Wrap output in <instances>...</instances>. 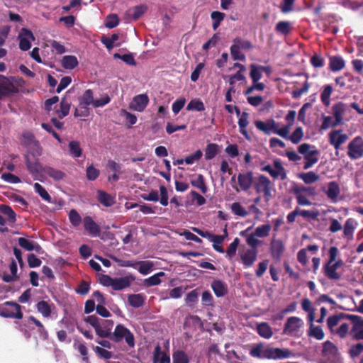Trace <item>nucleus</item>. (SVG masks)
<instances>
[{
  "label": "nucleus",
  "instance_id": "nucleus-1",
  "mask_svg": "<svg viewBox=\"0 0 363 363\" xmlns=\"http://www.w3.org/2000/svg\"><path fill=\"white\" fill-rule=\"evenodd\" d=\"M304 321L299 317L291 316L284 323V334L291 337H300L304 330Z\"/></svg>",
  "mask_w": 363,
  "mask_h": 363
},
{
  "label": "nucleus",
  "instance_id": "nucleus-2",
  "mask_svg": "<svg viewBox=\"0 0 363 363\" xmlns=\"http://www.w3.org/2000/svg\"><path fill=\"white\" fill-rule=\"evenodd\" d=\"M298 152L303 155L306 162L303 168L308 169L316 164L318 161L319 151L315 146L308 143H303L298 146Z\"/></svg>",
  "mask_w": 363,
  "mask_h": 363
},
{
  "label": "nucleus",
  "instance_id": "nucleus-3",
  "mask_svg": "<svg viewBox=\"0 0 363 363\" xmlns=\"http://www.w3.org/2000/svg\"><path fill=\"white\" fill-rule=\"evenodd\" d=\"M293 193L296 195L297 202L301 206H311V197L316 195L314 187H306L304 186H295L293 188Z\"/></svg>",
  "mask_w": 363,
  "mask_h": 363
},
{
  "label": "nucleus",
  "instance_id": "nucleus-4",
  "mask_svg": "<svg viewBox=\"0 0 363 363\" xmlns=\"http://www.w3.org/2000/svg\"><path fill=\"white\" fill-rule=\"evenodd\" d=\"M256 128L267 135L272 133L279 136H286V132L283 130V126L280 127L274 119H269L266 121H256L255 122Z\"/></svg>",
  "mask_w": 363,
  "mask_h": 363
},
{
  "label": "nucleus",
  "instance_id": "nucleus-5",
  "mask_svg": "<svg viewBox=\"0 0 363 363\" xmlns=\"http://www.w3.org/2000/svg\"><path fill=\"white\" fill-rule=\"evenodd\" d=\"M347 155L351 160H358L363 157V138L357 136L347 145Z\"/></svg>",
  "mask_w": 363,
  "mask_h": 363
},
{
  "label": "nucleus",
  "instance_id": "nucleus-6",
  "mask_svg": "<svg viewBox=\"0 0 363 363\" xmlns=\"http://www.w3.org/2000/svg\"><path fill=\"white\" fill-rule=\"evenodd\" d=\"M123 338L130 347L134 346L135 341L132 333L123 325H118L113 333V340L116 342H120Z\"/></svg>",
  "mask_w": 363,
  "mask_h": 363
},
{
  "label": "nucleus",
  "instance_id": "nucleus-7",
  "mask_svg": "<svg viewBox=\"0 0 363 363\" xmlns=\"http://www.w3.org/2000/svg\"><path fill=\"white\" fill-rule=\"evenodd\" d=\"M262 171L268 172L274 179L284 180L286 178V172L279 160L273 162V167L268 164L262 168Z\"/></svg>",
  "mask_w": 363,
  "mask_h": 363
},
{
  "label": "nucleus",
  "instance_id": "nucleus-8",
  "mask_svg": "<svg viewBox=\"0 0 363 363\" xmlns=\"http://www.w3.org/2000/svg\"><path fill=\"white\" fill-rule=\"evenodd\" d=\"M293 356L289 349H281L266 346L264 358L273 359H288Z\"/></svg>",
  "mask_w": 363,
  "mask_h": 363
},
{
  "label": "nucleus",
  "instance_id": "nucleus-9",
  "mask_svg": "<svg viewBox=\"0 0 363 363\" xmlns=\"http://www.w3.org/2000/svg\"><path fill=\"white\" fill-rule=\"evenodd\" d=\"M255 189L257 192L260 193L263 192L265 199L269 201V199L272 196V184L270 180L264 175H260L257 178V181L255 185Z\"/></svg>",
  "mask_w": 363,
  "mask_h": 363
},
{
  "label": "nucleus",
  "instance_id": "nucleus-10",
  "mask_svg": "<svg viewBox=\"0 0 363 363\" xmlns=\"http://www.w3.org/2000/svg\"><path fill=\"white\" fill-rule=\"evenodd\" d=\"M257 250L243 248L239 252V257L242 264L245 268L252 267L257 259Z\"/></svg>",
  "mask_w": 363,
  "mask_h": 363
},
{
  "label": "nucleus",
  "instance_id": "nucleus-11",
  "mask_svg": "<svg viewBox=\"0 0 363 363\" xmlns=\"http://www.w3.org/2000/svg\"><path fill=\"white\" fill-rule=\"evenodd\" d=\"M100 320H101L95 315H89L86 318V321L94 328L99 336L104 337H109L111 334V324L109 323V326L107 328L102 329Z\"/></svg>",
  "mask_w": 363,
  "mask_h": 363
},
{
  "label": "nucleus",
  "instance_id": "nucleus-12",
  "mask_svg": "<svg viewBox=\"0 0 363 363\" xmlns=\"http://www.w3.org/2000/svg\"><path fill=\"white\" fill-rule=\"evenodd\" d=\"M347 317L353 323L351 329V335L353 338L363 340V319L354 315H349Z\"/></svg>",
  "mask_w": 363,
  "mask_h": 363
},
{
  "label": "nucleus",
  "instance_id": "nucleus-13",
  "mask_svg": "<svg viewBox=\"0 0 363 363\" xmlns=\"http://www.w3.org/2000/svg\"><path fill=\"white\" fill-rule=\"evenodd\" d=\"M19 48L21 50H28L31 47V43L35 40L32 32L26 28H22L18 35Z\"/></svg>",
  "mask_w": 363,
  "mask_h": 363
},
{
  "label": "nucleus",
  "instance_id": "nucleus-14",
  "mask_svg": "<svg viewBox=\"0 0 363 363\" xmlns=\"http://www.w3.org/2000/svg\"><path fill=\"white\" fill-rule=\"evenodd\" d=\"M328 199L333 203H337L340 196V188L336 182H330L323 189Z\"/></svg>",
  "mask_w": 363,
  "mask_h": 363
},
{
  "label": "nucleus",
  "instance_id": "nucleus-15",
  "mask_svg": "<svg viewBox=\"0 0 363 363\" xmlns=\"http://www.w3.org/2000/svg\"><path fill=\"white\" fill-rule=\"evenodd\" d=\"M291 129V124L283 125V130L286 132V136H281L282 138L290 140L294 144H298L301 142L303 138L304 133L301 127H297L291 135H289Z\"/></svg>",
  "mask_w": 363,
  "mask_h": 363
},
{
  "label": "nucleus",
  "instance_id": "nucleus-16",
  "mask_svg": "<svg viewBox=\"0 0 363 363\" xmlns=\"http://www.w3.org/2000/svg\"><path fill=\"white\" fill-rule=\"evenodd\" d=\"M148 103L149 98L146 94H139L133 97L130 104V108L135 111L142 112L145 110Z\"/></svg>",
  "mask_w": 363,
  "mask_h": 363
},
{
  "label": "nucleus",
  "instance_id": "nucleus-17",
  "mask_svg": "<svg viewBox=\"0 0 363 363\" xmlns=\"http://www.w3.org/2000/svg\"><path fill=\"white\" fill-rule=\"evenodd\" d=\"M17 90L18 89L8 78L0 75V99L9 94L16 92Z\"/></svg>",
  "mask_w": 363,
  "mask_h": 363
},
{
  "label": "nucleus",
  "instance_id": "nucleus-18",
  "mask_svg": "<svg viewBox=\"0 0 363 363\" xmlns=\"http://www.w3.org/2000/svg\"><path fill=\"white\" fill-rule=\"evenodd\" d=\"M329 139L330 144L338 150L340 146L347 140L348 136L341 130H335L329 134Z\"/></svg>",
  "mask_w": 363,
  "mask_h": 363
},
{
  "label": "nucleus",
  "instance_id": "nucleus-19",
  "mask_svg": "<svg viewBox=\"0 0 363 363\" xmlns=\"http://www.w3.org/2000/svg\"><path fill=\"white\" fill-rule=\"evenodd\" d=\"M133 281H135V277L133 275H128L120 278H113L112 289L116 291L122 290L129 287Z\"/></svg>",
  "mask_w": 363,
  "mask_h": 363
},
{
  "label": "nucleus",
  "instance_id": "nucleus-20",
  "mask_svg": "<svg viewBox=\"0 0 363 363\" xmlns=\"http://www.w3.org/2000/svg\"><path fill=\"white\" fill-rule=\"evenodd\" d=\"M343 262H337L334 263H327L324 266L325 274L330 279L337 280L340 279V274L336 272L337 269L341 267Z\"/></svg>",
  "mask_w": 363,
  "mask_h": 363
},
{
  "label": "nucleus",
  "instance_id": "nucleus-21",
  "mask_svg": "<svg viewBox=\"0 0 363 363\" xmlns=\"http://www.w3.org/2000/svg\"><path fill=\"white\" fill-rule=\"evenodd\" d=\"M36 309L44 318H50L54 313L55 306L45 301H40L37 303Z\"/></svg>",
  "mask_w": 363,
  "mask_h": 363
},
{
  "label": "nucleus",
  "instance_id": "nucleus-22",
  "mask_svg": "<svg viewBox=\"0 0 363 363\" xmlns=\"http://www.w3.org/2000/svg\"><path fill=\"white\" fill-rule=\"evenodd\" d=\"M285 250L284 242L279 239L273 238L270 244L272 256L275 259H279Z\"/></svg>",
  "mask_w": 363,
  "mask_h": 363
},
{
  "label": "nucleus",
  "instance_id": "nucleus-23",
  "mask_svg": "<svg viewBox=\"0 0 363 363\" xmlns=\"http://www.w3.org/2000/svg\"><path fill=\"white\" fill-rule=\"evenodd\" d=\"M245 43L239 39H235L230 48V54L235 60H245V55L241 53L240 49L245 48Z\"/></svg>",
  "mask_w": 363,
  "mask_h": 363
},
{
  "label": "nucleus",
  "instance_id": "nucleus-24",
  "mask_svg": "<svg viewBox=\"0 0 363 363\" xmlns=\"http://www.w3.org/2000/svg\"><path fill=\"white\" fill-rule=\"evenodd\" d=\"M347 106L342 103L338 102L334 104L332 107V113L334 118L337 120V123H342L343 116L346 113Z\"/></svg>",
  "mask_w": 363,
  "mask_h": 363
},
{
  "label": "nucleus",
  "instance_id": "nucleus-25",
  "mask_svg": "<svg viewBox=\"0 0 363 363\" xmlns=\"http://www.w3.org/2000/svg\"><path fill=\"white\" fill-rule=\"evenodd\" d=\"M6 305L11 306L13 308V311H2L1 315L4 318H13L17 319H21L23 318V313L21 310V306L16 303L7 301Z\"/></svg>",
  "mask_w": 363,
  "mask_h": 363
},
{
  "label": "nucleus",
  "instance_id": "nucleus-26",
  "mask_svg": "<svg viewBox=\"0 0 363 363\" xmlns=\"http://www.w3.org/2000/svg\"><path fill=\"white\" fill-rule=\"evenodd\" d=\"M238 182L242 190L247 191L252 184V174L251 172L239 174Z\"/></svg>",
  "mask_w": 363,
  "mask_h": 363
},
{
  "label": "nucleus",
  "instance_id": "nucleus-27",
  "mask_svg": "<svg viewBox=\"0 0 363 363\" xmlns=\"http://www.w3.org/2000/svg\"><path fill=\"white\" fill-rule=\"evenodd\" d=\"M302 309L308 313V318L310 323H313L315 320V308L312 306L311 301L307 298H303L301 301Z\"/></svg>",
  "mask_w": 363,
  "mask_h": 363
},
{
  "label": "nucleus",
  "instance_id": "nucleus-28",
  "mask_svg": "<svg viewBox=\"0 0 363 363\" xmlns=\"http://www.w3.org/2000/svg\"><path fill=\"white\" fill-rule=\"evenodd\" d=\"M135 264H136L135 269L143 275L148 274L152 272L155 266L154 262L152 261L135 262Z\"/></svg>",
  "mask_w": 363,
  "mask_h": 363
},
{
  "label": "nucleus",
  "instance_id": "nucleus-29",
  "mask_svg": "<svg viewBox=\"0 0 363 363\" xmlns=\"http://www.w3.org/2000/svg\"><path fill=\"white\" fill-rule=\"evenodd\" d=\"M26 164L29 172L33 174L37 175L41 172H44V169L38 161H32L29 155L26 156Z\"/></svg>",
  "mask_w": 363,
  "mask_h": 363
},
{
  "label": "nucleus",
  "instance_id": "nucleus-30",
  "mask_svg": "<svg viewBox=\"0 0 363 363\" xmlns=\"http://www.w3.org/2000/svg\"><path fill=\"white\" fill-rule=\"evenodd\" d=\"M212 289L218 297H222L227 293L226 285L220 280H215L211 284Z\"/></svg>",
  "mask_w": 363,
  "mask_h": 363
},
{
  "label": "nucleus",
  "instance_id": "nucleus-31",
  "mask_svg": "<svg viewBox=\"0 0 363 363\" xmlns=\"http://www.w3.org/2000/svg\"><path fill=\"white\" fill-rule=\"evenodd\" d=\"M257 330L258 334L265 339H269L273 335L272 328L267 323L258 324L257 326Z\"/></svg>",
  "mask_w": 363,
  "mask_h": 363
},
{
  "label": "nucleus",
  "instance_id": "nucleus-32",
  "mask_svg": "<svg viewBox=\"0 0 363 363\" xmlns=\"http://www.w3.org/2000/svg\"><path fill=\"white\" fill-rule=\"evenodd\" d=\"M345 65L342 57L340 56H333L330 57V68L333 72H337L344 68Z\"/></svg>",
  "mask_w": 363,
  "mask_h": 363
},
{
  "label": "nucleus",
  "instance_id": "nucleus-33",
  "mask_svg": "<svg viewBox=\"0 0 363 363\" xmlns=\"http://www.w3.org/2000/svg\"><path fill=\"white\" fill-rule=\"evenodd\" d=\"M231 211L237 216L245 218L249 215V211H247L240 203L234 202L230 206Z\"/></svg>",
  "mask_w": 363,
  "mask_h": 363
},
{
  "label": "nucleus",
  "instance_id": "nucleus-34",
  "mask_svg": "<svg viewBox=\"0 0 363 363\" xmlns=\"http://www.w3.org/2000/svg\"><path fill=\"white\" fill-rule=\"evenodd\" d=\"M61 64L64 68L72 69L78 65V60L74 55H65L62 57Z\"/></svg>",
  "mask_w": 363,
  "mask_h": 363
},
{
  "label": "nucleus",
  "instance_id": "nucleus-35",
  "mask_svg": "<svg viewBox=\"0 0 363 363\" xmlns=\"http://www.w3.org/2000/svg\"><path fill=\"white\" fill-rule=\"evenodd\" d=\"M69 155L74 158L79 157L82 154V150L79 142L72 140L68 145Z\"/></svg>",
  "mask_w": 363,
  "mask_h": 363
},
{
  "label": "nucleus",
  "instance_id": "nucleus-36",
  "mask_svg": "<svg viewBox=\"0 0 363 363\" xmlns=\"http://www.w3.org/2000/svg\"><path fill=\"white\" fill-rule=\"evenodd\" d=\"M18 245L28 251H37L38 252L40 250V247L35 242L30 241L24 238H18Z\"/></svg>",
  "mask_w": 363,
  "mask_h": 363
},
{
  "label": "nucleus",
  "instance_id": "nucleus-37",
  "mask_svg": "<svg viewBox=\"0 0 363 363\" xmlns=\"http://www.w3.org/2000/svg\"><path fill=\"white\" fill-rule=\"evenodd\" d=\"M154 363H169V357L160 350V347L157 346L154 351Z\"/></svg>",
  "mask_w": 363,
  "mask_h": 363
},
{
  "label": "nucleus",
  "instance_id": "nucleus-38",
  "mask_svg": "<svg viewBox=\"0 0 363 363\" xmlns=\"http://www.w3.org/2000/svg\"><path fill=\"white\" fill-rule=\"evenodd\" d=\"M84 225L85 230L92 235H97L99 233V228L96 223L89 216L84 218Z\"/></svg>",
  "mask_w": 363,
  "mask_h": 363
},
{
  "label": "nucleus",
  "instance_id": "nucleus-39",
  "mask_svg": "<svg viewBox=\"0 0 363 363\" xmlns=\"http://www.w3.org/2000/svg\"><path fill=\"white\" fill-rule=\"evenodd\" d=\"M337 349L336 346L330 341H326L323 344V354L328 357H333L336 354Z\"/></svg>",
  "mask_w": 363,
  "mask_h": 363
},
{
  "label": "nucleus",
  "instance_id": "nucleus-40",
  "mask_svg": "<svg viewBox=\"0 0 363 363\" xmlns=\"http://www.w3.org/2000/svg\"><path fill=\"white\" fill-rule=\"evenodd\" d=\"M298 177L306 184H313L320 179V176L312 171L306 172V173H301L299 174Z\"/></svg>",
  "mask_w": 363,
  "mask_h": 363
},
{
  "label": "nucleus",
  "instance_id": "nucleus-41",
  "mask_svg": "<svg viewBox=\"0 0 363 363\" xmlns=\"http://www.w3.org/2000/svg\"><path fill=\"white\" fill-rule=\"evenodd\" d=\"M272 226L269 224H264L257 226L253 232L255 235L260 238H264L269 235Z\"/></svg>",
  "mask_w": 363,
  "mask_h": 363
},
{
  "label": "nucleus",
  "instance_id": "nucleus-42",
  "mask_svg": "<svg viewBox=\"0 0 363 363\" xmlns=\"http://www.w3.org/2000/svg\"><path fill=\"white\" fill-rule=\"evenodd\" d=\"M308 335L318 340H323L325 336L322 328L319 326H314L313 323H310Z\"/></svg>",
  "mask_w": 363,
  "mask_h": 363
},
{
  "label": "nucleus",
  "instance_id": "nucleus-43",
  "mask_svg": "<svg viewBox=\"0 0 363 363\" xmlns=\"http://www.w3.org/2000/svg\"><path fill=\"white\" fill-rule=\"evenodd\" d=\"M164 275L165 274L163 272H158L152 277L145 279L144 280V284L146 286L159 285L161 283L160 277H164Z\"/></svg>",
  "mask_w": 363,
  "mask_h": 363
},
{
  "label": "nucleus",
  "instance_id": "nucleus-44",
  "mask_svg": "<svg viewBox=\"0 0 363 363\" xmlns=\"http://www.w3.org/2000/svg\"><path fill=\"white\" fill-rule=\"evenodd\" d=\"M266 346L259 344L252 346L250 354L253 357L264 358Z\"/></svg>",
  "mask_w": 363,
  "mask_h": 363
},
{
  "label": "nucleus",
  "instance_id": "nucleus-45",
  "mask_svg": "<svg viewBox=\"0 0 363 363\" xmlns=\"http://www.w3.org/2000/svg\"><path fill=\"white\" fill-rule=\"evenodd\" d=\"M341 319L342 316L340 315H335L328 317L327 320V325L332 333H333L335 329L338 328V325L340 324Z\"/></svg>",
  "mask_w": 363,
  "mask_h": 363
},
{
  "label": "nucleus",
  "instance_id": "nucleus-46",
  "mask_svg": "<svg viewBox=\"0 0 363 363\" xmlns=\"http://www.w3.org/2000/svg\"><path fill=\"white\" fill-rule=\"evenodd\" d=\"M44 172L56 181L63 179L65 176L64 172L52 167H45Z\"/></svg>",
  "mask_w": 363,
  "mask_h": 363
},
{
  "label": "nucleus",
  "instance_id": "nucleus-47",
  "mask_svg": "<svg viewBox=\"0 0 363 363\" xmlns=\"http://www.w3.org/2000/svg\"><path fill=\"white\" fill-rule=\"evenodd\" d=\"M240 240L238 238H235L233 241L229 245L226 250V257L229 260H232L236 255L237 248L239 245Z\"/></svg>",
  "mask_w": 363,
  "mask_h": 363
},
{
  "label": "nucleus",
  "instance_id": "nucleus-48",
  "mask_svg": "<svg viewBox=\"0 0 363 363\" xmlns=\"http://www.w3.org/2000/svg\"><path fill=\"white\" fill-rule=\"evenodd\" d=\"M333 87L330 85H326L323 87L320 94L322 102L327 106L330 104V98L333 93Z\"/></svg>",
  "mask_w": 363,
  "mask_h": 363
},
{
  "label": "nucleus",
  "instance_id": "nucleus-49",
  "mask_svg": "<svg viewBox=\"0 0 363 363\" xmlns=\"http://www.w3.org/2000/svg\"><path fill=\"white\" fill-rule=\"evenodd\" d=\"M46 46L51 48L52 50L56 52L57 54H63L66 52L65 47L61 43L55 40H47Z\"/></svg>",
  "mask_w": 363,
  "mask_h": 363
},
{
  "label": "nucleus",
  "instance_id": "nucleus-50",
  "mask_svg": "<svg viewBox=\"0 0 363 363\" xmlns=\"http://www.w3.org/2000/svg\"><path fill=\"white\" fill-rule=\"evenodd\" d=\"M186 109L188 111H203L205 110V106L200 99H194L189 101L186 106Z\"/></svg>",
  "mask_w": 363,
  "mask_h": 363
},
{
  "label": "nucleus",
  "instance_id": "nucleus-51",
  "mask_svg": "<svg viewBox=\"0 0 363 363\" xmlns=\"http://www.w3.org/2000/svg\"><path fill=\"white\" fill-rule=\"evenodd\" d=\"M246 242L250 249H257L259 245L262 244V241L254 233L246 235Z\"/></svg>",
  "mask_w": 363,
  "mask_h": 363
},
{
  "label": "nucleus",
  "instance_id": "nucleus-52",
  "mask_svg": "<svg viewBox=\"0 0 363 363\" xmlns=\"http://www.w3.org/2000/svg\"><path fill=\"white\" fill-rule=\"evenodd\" d=\"M354 230V221L352 219L347 220L345 223L344 229H343L344 236L345 238H347L348 240L352 239Z\"/></svg>",
  "mask_w": 363,
  "mask_h": 363
},
{
  "label": "nucleus",
  "instance_id": "nucleus-53",
  "mask_svg": "<svg viewBox=\"0 0 363 363\" xmlns=\"http://www.w3.org/2000/svg\"><path fill=\"white\" fill-rule=\"evenodd\" d=\"M98 199L106 206H111L114 203L113 198L101 191H98Z\"/></svg>",
  "mask_w": 363,
  "mask_h": 363
},
{
  "label": "nucleus",
  "instance_id": "nucleus-54",
  "mask_svg": "<svg viewBox=\"0 0 363 363\" xmlns=\"http://www.w3.org/2000/svg\"><path fill=\"white\" fill-rule=\"evenodd\" d=\"M276 31L283 35H287L291 30V23L288 21H279L276 26Z\"/></svg>",
  "mask_w": 363,
  "mask_h": 363
},
{
  "label": "nucleus",
  "instance_id": "nucleus-55",
  "mask_svg": "<svg viewBox=\"0 0 363 363\" xmlns=\"http://www.w3.org/2000/svg\"><path fill=\"white\" fill-rule=\"evenodd\" d=\"M350 330V325L346 323H342L340 324L338 328L335 329V332L333 333L341 338H345L348 334Z\"/></svg>",
  "mask_w": 363,
  "mask_h": 363
},
{
  "label": "nucleus",
  "instance_id": "nucleus-56",
  "mask_svg": "<svg viewBox=\"0 0 363 363\" xmlns=\"http://www.w3.org/2000/svg\"><path fill=\"white\" fill-rule=\"evenodd\" d=\"M262 72L259 66L255 64L250 65V77L252 82H258L262 78Z\"/></svg>",
  "mask_w": 363,
  "mask_h": 363
},
{
  "label": "nucleus",
  "instance_id": "nucleus-57",
  "mask_svg": "<svg viewBox=\"0 0 363 363\" xmlns=\"http://www.w3.org/2000/svg\"><path fill=\"white\" fill-rule=\"evenodd\" d=\"M146 6L140 5L129 9V12L131 14L134 20H137L146 11Z\"/></svg>",
  "mask_w": 363,
  "mask_h": 363
},
{
  "label": "nucleus",
  "instance_id": "nucleus-58",
  "mask_svg": "<svg viewBox=\"0 0 363 363\" xmlns=\"http://www.w3.org/2000/svg\"><path fill=\"white\" fill-rule=\"evenodd\" d=\"M340 123H337V120L333 119L331 116H323V123L321 125L322 130H327L330 128L335 127Z\"/></svg>",
  "mask_w": 363,
  "mask_h": 363
},
{
  "label": "nucleus",
  "instance_id": "nucleus-59",
  "mask_svg": "<svg viewBox=\"0 0 363 363\" xmlns=\"http://www.w3.org/2000/svg\"><path fill=\"white\" fill-rule=\"evenodd\" d=\"M70 104L63 99L60 103V110H57L58 117L62 118L65 117L69 112Z\"/></svg>",
  "mask_w": 363,
  "mask_h": 363
},
{
  "label": "nucleus",
  "instance_id": "nucleus-60",
  "mask_svg": "<svg viewBox=\"0 0 363 363\" xmlns=\"http://www.w3.org/2000/svg\"><path fill=\"white\" fill-rule=\"evenodd\" d=\"M191 183L194 186L199 189L202 193H206L207 187L205 184L203 177L201 174H199Z\"/></svg>",
  "mask_w": 363,
  "mask_h": 363
},
{
  "label": "nucleus",
  "instance_id": "nucleus-61",
  "mask_svg": "<svg viewBox=\"0 0 363 363\" xmlns=\"http://www.w3.org/2000/svg\"><path fill=\"white\" fill-rule=\"evenodd\" d=\"M218 146L216 144L211 143L207 145L205 150V157L206 160H211L218 153Z\"/></svg>",
  "mask_w": 363,
  "mask_h": 363
},
{
  "label": "nucleus",
  "instance_id": "nucleus-62",
  "mask_svg": "<svg viewBox=\"0 0 363 363\" xmlns=\"http://www.w3.org/2000/svg\"><path fill=\"white\" fill-rule=\"evenodd\" d=\"M128 303L133 307H140L143 304L144 300L140 294L130 295L128 298Z\"/></svg>",
  "mask_w": 363,
  "mask_h": 363
},
{
  "label": "nucleus",
  "instance_id": "nucleus-63",
  "mask_svg": "<svg viewBox=\"0 0 363 363\" xmlns=\"http://www.w3.org/2000/svg\"><path fill=\"white\" fill-rule=\"evenodd\" d=\"M173 363H189V357L184 352L178 350L173 354Z\"/></svg>",
  "mask_w": 363,
  "mask_h": 363
},
{
  "label": "nucleus",
  "instance_id": "nucleus-64",
  "mask_svg": "<svg viewBox=\"0 0 363 363\" xmlns=\"http://www.w3.org/2000/svg\"><path fill=\"white\" fill-rule=\"evenodd\" d=\"M94 100L93 99V93L90 89L86 90L80 99L81 105H90L94 106Z\"/></svg>",
  "mask_w": 363,
  "mask_h": 363
}]
</instances>
